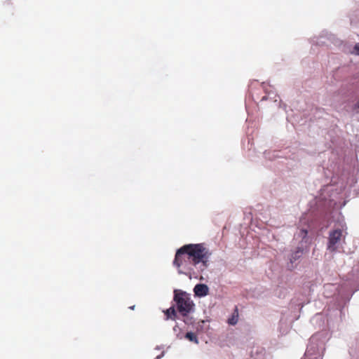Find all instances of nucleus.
Here are the masks:
<instances>
[{
	"label": "nucleus",
	"mask_w": 359,
	"mask_h": 359,
	"mask_svg": "<svg viewBox=\"0 0 359 359\" xmlns=\"http://www.w3.org/2000/svg\"><path fill=\"white\" fill-rule=\"evenodd\" d=\"M210 255L203 243L184 245L177 250L173 265L180 274L191 276L198 265L201 271L208 267Z\"/></svg>",
	"instance_id": "nucleus-1"
},
{
	"label": "nucleus",
	"mask_w": 359,
	"mask_h": 359,
	"mask_svg": "<svg viewBox=\"0 0 359 359\" xmlns=\"http://www.w3.org/2000/svg\"><path fill=\"white\" fill-rule=\"evenodd\" d=\"M173 301L177 311L181 316L184 317L194 311L195 304L190 294L181 290H175Z\"/></svg>",
	"instance_id": "nucleus-2"
},
{
	"label": "nucleus",
	"mask_w": 359,
	"mask_h": 359,
	"mask_svg": "<svg viewBox=\"0 0 359 359\" xmlns=\"http://www.w3.org/2000/svg\"><path fill=\"white\" fill-rule=\"evenodd\" d=\"M342 238V231L336 229L330 233L327 248L332 252L337 250V244H338Z\"/></svg>",
	"instance_id": "nucleus-3"
},
{
	"label": "nucleus",
	"mask_w": 359,
	"mask_h": 359,
	"mask_svg": "<svg viewBox=\"0 0 359 359\" xmlns=\"http://www.w3.org/2000/svg\"><path fill=\"white\" fill-rule=\"evenodd\" d=\"M194 291L196 296L204 297L208 293V287L206 285L204 284H197L194 287Z\"/></svg>",
	"instance_id": "nucleus-4"
},
{
	"label": "nucleus",
	"mask_w": 359,
	"mask_h": 359,
	"mask_svg": "<svg viewBox=\"0 0 359 359\" xmlns=\"http://www.w3.org/2000/svg\"><path fill=\"white\" fill-rule=\"evenodd\" d=\"M177 311L175 306H172L169 309L164 311L163 313L165 316V320H167L171 319L175 320L177 317Z\"/></svg>",
	"instance_id": "nucleus-5"
},
{
	"label": "nucleus",
	"mask_w": 359,
	"mask_h": 359,
	"mask_svg": "<svg viewBox=\"0 0 359 359\" xmlns=\"http://www.w3.org/2000/svg\"><path fill=\"white\" fill-rule=\"evenodd\" d=\"M238 308L236 307L234 312L232 316L229 318L228 323L231 325H235L238 323Z\"/></svg>",
	"instance_id": "nucleus-6"
},
{
	"label": "nucleus",
	"mask_w": 359,
	"mask_h": 359,
	"mask_svg": "<svg viewBox=\"0 0 359 359\" xmlns=\"http://www.w3.org/2000/svg\"><path fill=\"white\" fill-rule=\"evenodd\" d=\"M185 338L190 341L194 342L195 344H198V339L196 334L191 332H189L185 334Z\"/></svg>",
	"instance_id": "nucleus-7"
},
{
	"label": "nucleus",
	"mask_w": 359,
	"mask_h": 359,
	"mask_svg": "<svg viewBox=\"0 0 359 359\" xmlns=\"http://www.w3.org/2000/svg\"><path fill=\"white\" fill-rule=\"evenodd\" d=\"M302 252L303 250L299 248L297 251L292 253L290 258L291 262H293L299 259L302 254Z\"/></svg>",
	"instance_id": "nucleus-8"
},
{
	"label": "nucleus",
	"mask_w": 359,
	"mask_h": 359,
	"mask_svg": "<svg viewBox=\"0 0 359 359\" xmlns=\"http://www.w3.org/2000/svg\"><path fill=\"white\" fill-rule=\"evenodd\" d=\"M308 234V231L306 229H301L299 232V236L302 238V240H304Z\"/></svg>",
	"instance_id": "nucleus-9"
},
{
	"label": "nucleus",
	"mask_w": 359,
	"mask_h": 359,
	"mask_svg": "<svg viewBox=\"0 0 359 359\" xmlns=\"http://www.w3.org/2000/svg\"><path fill=\"white\" fill-rule=\"evenodd\" d=\"M354 53L359 55V42L354 46Z\"/></svg>",
	"instance_id": "nucleus-10"
},
{
	"label": "nucleus",
	"mask_w": 359,
	"mask_h": 359,
	"mask_svg": "<svg viewBox=\"0 0 359 359\" xmlns=\"http://www.w3.org/2000/svg\"><path fill=\"white\" fill-rule=\"evenodd\" d=\"M355 108L359 109V99H358V101L357 102V103L355 104Z\"/></svg>",
	"instance_id": "nucleus-11"
}]
</instances>
